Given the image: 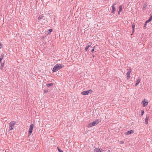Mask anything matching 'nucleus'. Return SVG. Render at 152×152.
I'll list each match as a JSON object with an SVG mask.
<instances>
[{"label": "nucleus", "instance_id": "412c9836", "mask_svg": "<svg viewBox=\"0 0 152 152\" xmlns=\"http://www.w3.org/2000/svg\"><path fill=\"white\" fill-rule=\"evenodd\" d=\"M53 30L52 29H49L48 31V34H49Z\"/></svg>", "mask_w": 152, "mask_h": 152}, {"label": "nucleus", "instance_id": "9b49d317", "mask_svg": "<svg viewBox=\"0 0 152 152\" xmlns=\"http://www.w3.org/2000/svg\"><path fill=\"white\" fill-rule=\"evenodd\" d=\"M150 17L149 18L148 20L146 21V23H147L149 22L152 19V14H150Z\"/></svg>", "mask_w": 152, "mask_h": 152}, {"label": "nucleus", "instance_id": "dca6fc26", "mask_svg": "<svg viewBox=\"0 0 152 152\" xmlns=\"http://www.w3.org/2000/svg\"><path fill=\"white\" fill-rule=\"evenodd\" d=\"M148 118H147V117H146V118L145 119V124H148Z\"/></svg>", "mask_w": 152, "mask_h": 152}, {"label": "nucleus", "instance_id": "423d86ee", "mask_svg": "<svg viewBox=\"0 0 152 152\" xmlns=\"http://www.w3.org/2000/svg\"><path fill=\"white\" fill-rule=\"evenodd\" d=\"M131 72V69H129L128 71L126 73L127 79H129L130 77V73Z\"/></svg>", "mask_w": 152, "mask_h": 152}, {"label": "nucleus", "instance_id": "393cba45", "mask_svg": "<svg viewBox=\"0 0 152 152\" xmlns=\"http://www.w3.org/2000/svg\"><path fill=\"white\" fill-rule=\"evenodd\" d=\"M88 92V93L89 94V93H91L92 91L91 90H88V91H87Z\"/></svg>", "mask_w": 152, "mask_h": 152}, {"label": "nucleus", "instance_id": "b1692460", "mask_svg": "<svg viewBox=\"0 0 152 152\" xmlns=\"http://www.w3.org/2000/svg\"><path fill=\"white\" fill-rule=\"evenodd\" d=\"M58 151L59 152H63V151L62 150L59 148H58Z\"/></svg>", "mask_w": 152, "mask_h": 152}, {"label": "nucleus", "instance_id": "5701e85b", "mask_svg": "<svg viewBox=\"0 0 152 152\" xmlns=\"http://www.w3.org/2000/svg\"><path fill=\"white\" fill-rule=\"evenodd\" d=\"M144 113V111L143 110H142V111H141V113L140 114V115L142 116L143 115Z\"/></svg>", "mask_w": 152, "mask_h": 152}, {"label": "nucleus", "instance_id": "2f4dec72", "mask_svg": "<svg viewBox=\"0 0 152 152\" xmlns=\"http://www.w3.org/2000/svg\"><path fill=\"white\" fill-rule=\"evenodd\" d=\"M107 152H110V150H108L107 151Z\"/></svg>", "mask_w": 152, "mask_h": 152}, {"label": "nucleus", "instance_id": "a211bd4d", "mask_svg": "<svg viewBox=\"0 0 152 152\" xmlns=\"http://www.w3.org/2000/svg\"><path fill=\"white\" fill-rule=\"evenodd\" d=\"M43 16L42 15H40L38 17V19L39 20H40L43 18Z\"/></svg>", "mask_w": 152, "mask_h": 152}, {"label": "nucleus", "instance_id": "aec40b11", "mask_svg": "<svg viewBox=\"0 0 152 152\" xmlns=\"http://www.w3.org/2000/svg\"><path fill=\"white\" fill-rule=\"evenodd\" d=\"M132 28L133 32H134V28L135 27V25L134 24H132Z\"/></svg>", "mask_w": 152, "mask_h": 152}, {"label": "nucleus", "instance_id": "ddd939ff", "mask_svg": "<svg viewBox=\"0 0 152 152\" xmlns=\"http://www.w3.org/2000/svg\"><path fill=\"white\" fill-rule=\"evenodd\" d=\"M133 133V131L132 130H130V131H128V132H127L126 133V135H129V134H131V133Z\"/></svg>", "mask_w": 152, "mask_h": 152}, {"label": "nucleus", "instance_id": "bb28decb", "mask_svg": "<svg viewBox=\"0 0 152 152\" xmlns=\"http://www.w3.org/2000/svg\"><path fill=\"white\" fill-rule=\"evenodd\" d=\"M2 47V45L0 43V49Z\"/></svg>", "mask_w": 152, "mask_h": 152}, {"label": "nucleus", "instance_id": "7c9ffc66", "mask_svg": "<svg viewBox=\"0 0 152 152\" xmlns=\"http://www.w3.org/2000/svg\"><path fill=\"white\" fill-rule=\"evenodd\" d=\"M4 56L3 55V54H1V56Z\"/></svg>", "mask_w": 152, "mask_h": 152}, {"label": "nucleus", "instance_id": "f257e3e1", "mask_svg": "<svg viewBox=\"0 0 152 152\" xmlns=\"http://www.w3.org/2000/svg\"><path fill=\"white\" fill-rule=\"evenodd\" d=\"M64 67L63 65L62 64H56L53 67V72H55L60 70L62 68Z\"/></svg>", "mask_w": 152, "mask_h": 152}, {"label": "nucleus", "instance_id": "20e7f679", "mask_svg": "<svg viewBox=\"0 0 152 152\" xmlns=\"http://www.w3.org/2000/svg\"><path fill=\"white\" fill-rule=\"evenodd\" d=\"M34 125L33 124H31L30 125L28 133V136L30 135L32 133V130L34 128Z\"/></svg>", "mask_w": 152, "mask_h": 152}, {"label": "nucleus", "instance_id": "0eeeda50", "mask_svg": "<svg viewBox=\"0 0 152 152\" xmlns=\"http://www.w3.org/2000/svg\"><path fill=\"white\" fill-rule=\"evenodd\" d=\"M92 43L91 42H88L87 43V46L85 48V50L86 51H87L89 47L91 45Z\"/></svg>", "mask_w": 152, "mask_h": 152}, {"label": "nucleus", "instance_id": "a878e982", "mask_svg": "<svg viewBox=\"0 0 152 152\" xmlns=\"http://www.w3.org/2000/svg\"><path fill=\"white\" fill-rule=\"evenodd\" d=\"M94 48H93L91 50V52L92 53H93L94 52Z\"/></svg>", "mask_w": 152, "mask_h": 152}, {"label": "nucleus", "instance_id": "7ed1b4c3", "mask_svg": "<svg viewBox=\"0 0 152 152\" xmlns=\"http://www.w3.org/2000/svg\"><path fill=\"white\" fill-rule=\"evenodd\" d=\"M98 120H96L93 121L92 122L90 123L89 124L88 126L90 127H91L93 126H95L99 123Z\"/></svg>", "mask_w": 152, "mask_h": 152}, {"label": "nucleus", "instance_id": "4be33fe9", "mask_svg": "<svg viewBox=\"0 0 152 152\" xmlns=\"http://www.w3.org/2000/svg\"><path fill=\"white\" fill-rule=\"evenodd\" d=\"M0 63H1L2 58H3L4 56H0Z\"/></svg>", "mask_w": 152, "mask_h": 152}, {"label": "nucleus", "instance_id": "cd10ccee", "mask_svg": "<svg viewBox=\"0 0 152 152\" xmlns=\"http://www.w3.org/2000/svg\"><path fill=\"white\" fill-rule=\"evenodd\" d=\"M146 23H146V22H145V24L144 25V27H145V26H146Z\"/></svg>", "mask_w": 152, "mask_h": 152}, {"label": "nucleus", "instance_id": "f8f14e48", "mask_svg": "<svg viewBox=\"0 0 152 152\" xmlns=\"http://www.w3.org/2000/svg\"><path fill=\"white\" fill-rule=\"evenodd\" d=\"M101 150L98 148H96L94 150V152H101Z\"/></svg>", "mask_w": 152, "mask_h": 152}, {"label": "nucleus", "instance_id": "4468645a", "mask_svg": "<svg viewBox=\"0 0 152 152\" xmlns=\"http://www.w3.org/2000/svg\"><path fill=\"white\" fill-rule=\"evenodd\" d=\"M53 83H50L46 85L48 87H49L50 86H53Z\"/></svg>", "mask_w": 152, "mask_h": 152}, {"label": "nucleus", "instance_id": "2eb2a0df", "mask_svg": "<svg viewBox=\"0 0 152 152\" xmlns=\"http://www.w3.org/2000/svg\"><path fill=\"white\" fill-rule=\"evenodd\" d=\"M119 12H118V14H119V12H121L122 11V6H119Z\"/></svg>", "mask_w": 152, "mask_h": 152}, {"label": "nucleus", "instance_id": "c85d7f7f", "mask_svg": "<svg viewBox=\"0 0 152 152\" xmlns=\"http://www.w3.org/2000/svg\"><path fill=\"white\" fill-rule=\"evenodd\" d=\"M48 92V91L47 90H44V92L46 93Z\"/></svg>", "mask_w": 152, "mask_h": 152}, {"label": "nucleus", "instance_id": "6ab92c4d", "mask_svg": "<svg viewBox=\"0 0 152 152\" xmlns=\"http://www.w3.org/2000/svg\"><path fill=\"white\" fill-rule=\"evenodd\" d=\"M4 63H1V69H2L4 67Z\"/></svg>", "mask_w": 152, "mask_h": 152}, {"label": "nucleus", "instance_id": "9d476101", "mask_svg": "<svg viewBox=\"0 0 152 152\" xmlns=\"http://www.w3.org/2000/svg\"><path fill=\"white\" fill-rule=\"evenodd\" d=\"M81 94L83 95H86L88 94V92L87 91H85L81 92Z\"/></svg>", "mask_w": 152, "mask_h": 152}, {"label": "nucleus", "instance_id": "473e14b6", "mask_svg": "<svg viewBox=\"0 0 152 152\" xmlns=\"http://www.w3.org/2000/svg\"><path fill=\"white\" fill-rule=\"evenodd\" d=\"M102 150H103V149H102V151H102Z\"/></svg>", "mask_w": 152, "mask_h": 152}, {"label": "nucleus", "instance_id": "c756f323", "mask_svg": "<svg viewBox=\"0 0 152 152\" xmlns=\"http://www.w3.org/2000/svg\"><path fill=\"white\" fill-rule=\"evenodd\" d=\"M121 143H124V142L123 141H121Z\"/></svg>", "mask_w": 152, "mask_h": 152}, {"label": "nucleus", "instance_id": "39448f33", "mask_svg": "<svg viewBox=\"0 0 152 152\" xmlns=\"http://www.w3.org/2000/svg\"><path fill=\"white\" fill-rule=\"evenodd\" d=\"M148 102L145 99H144L142 101V103L143 104V107L146 106L148 104Z\"/></svg>", "mask_w": 152, "mask_h": 152}, {"label": "nucleus", "instance_id": "1a4fd4ad", "mask_svg": "<svg viewBox=\"0 0 152 152\" xmlns=\"http://www.w3.org/2000/svg\"><path fill=\"white\" fill-rule=\"evenodd\" d=\"M140 81V79H137V80H136L137 82L135 84V86H137L139 83Z\"/></svg>", "mask_w": 152, "mask_h": 152}, {"label": "nucleus", "instance_id": "f3484780", "mask_svg": "<svg viewBox=\"0 0 152 152\" xmlns=\"http://www.w3.org/2000/svg\"><path fill=\"white\" fill-rule=\"evenodd\" d=\"M147 6V4H144V5H143V8H142V9L143 10H145V8Z\"/></svg>", "mask_w": 152, "mask_h": 152}, {"label": "nucleus", "instance_id": "6e6552de", "mask_svg": "<svg viewBox=\"0 0 152 152\" xmlns=\"http://www.w3.org/2000/svg\"><path fill=\"white\" fill-rule=\"evenodd\" d=\"M116 4V3H114L112 6V13L115 10V8L114 6Z\"/></svg>", "mask_w": 152, "mask_h": 152}, {"label": "nucleus", "instance_id": "f03ea898", "mask_svg": "<svg viewBox=\"0 0 152 152\" xmlns=\"http://www.w3.org/2000/svg\"><path fill=\"white\" fill-rule=\"evenodd\" d=\"M10 127L8 130L9 131H10L11 130L13 129L14 128L15 122L14 121H12L10 124Z\"/></svg>", "mask_w": 152, "mask_h": 152}]
</instances>
